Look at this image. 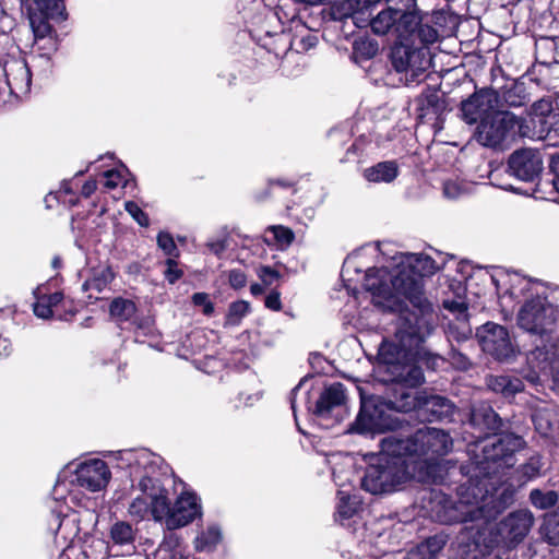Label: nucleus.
I'll list each match as a JSON object with an SVG mask.
<instances>
[{
    "label": "nucleus",
    "instance_id": "1",
    "mask_svg": "<svg viewBox=\"0 0 559 559\" xmlns=\"http://www.w3.org/2000/svg\"><path fill=\"white\" fill-rule=\"evenodd\" d=\"M380 444V455L368 465L361 479L362 489L372 495L394 491L415 474L417 465L428 467L447 455L453 441L441 429L424 427L407 438L391 433Z\"/></svg>",
    "mask_w": 559,
    "mask_h": 559
},
{
    "label": "nucleus",
    "instance_id": "2",
    "mask_svg": "<svg viewBox=\"0 0 559 559\" xmlns=\"http://www.w3.org/2000/svg\"><path fill=\"white\" fill-rule=\"evenodd\" d=\"M423 314L405 309L395 321L393 340H383L379 346L378 360L385 366L391 380L409 388H416L424 381L418 360H426L432 367L438 365L439 356L427 353L421 346L432 333L436 313L427 304Z\"/></svg>",
    "mask_w": 559,
    "mask_h": 559
},
{
    "label": "nucleus",
    "instance_id": "3",
    "mask_svg": "<svg viewBox=\"0 0 559 559\" xmlns=\"http://www.w3.org/2000/svg\"><path fill=\"white\" fill-rule=\"evenodd\" d=\"M396 267L390 276V284L384 281L386 270H378L372 274L367 273L365 287L372 295V301L377 306L394 309L400 305L401 297L407 299L418 314H423L427 304L435 313L432 304L424 293V277L432 275L438 266L432 258L421 253H409L396 258Z\"/></svg>",
    "mask_w": 559,
    "mask_h": 559
},
{
    "label": "nucleus",
    "instance_id": "4",
    "mask_svg": "<svg viewBox=\"0 0 559 559\" xmlns=\"http://www.w3.org/2000/svg\"><path fill=\"white\" fill-rule=\"evenodd\" d=\"M558 313V306H554L546 297L537 295L522 306L518 314V323L530 333L543 334L554 325Z\"/></svg>",
    "mask_w": 559,
    "mask_h": 559
},
{
    "label": "nucleus",
    "instance_id": "5",
    "mask_svg": "<svg viewBox=\"0 0 559 559\" xmlns=\"http://www.w3.org/2000/svg\"><path fill=\"white\" fill-rule=\"evenodd\" d=\"M419 24V12L402 11L386 8L380 11L371 21L370 26L374 34H392L401 40H408L409 34Z\"/></svg>",
    "mask_w": 559,
    "mask_h": 559
},
{
    "label": "nucleus",
    "instance_id": "6",
    "mask_svg": "<svg viewBox=\"0 0 559 559\" xmlns=\"http://www.w3.org/2000/svg\"><path fill=\"white\" fill-rule=\"evenodd\" d=\"M391 62L395 71L404 75L406 83L418 80L430 66L426 48L404 44L403 40L392 48Z\"/></svg>",
    "mask_w": 559,
    "mask_h": 559
},
{
    "label": "nucleus",
    "instance_id": "7",
    "mask_svg": "<svg viewBox=\"0 0 559 559\" xmlns=\"http://www.w3.org/2000/svg\"><path fill=\"white\" fill-rule=\"evenodd\" d=\"M518 126L516 117L508 111H496L480 120L475 133L478 143L487 147H497Z\"/></svg>",
    "mask_w": 559,
    "mask_h": 559
},
{
    "label": "nucleus",
    "instance_id": "8",
    "mask_svg": "<svg viewBox=\"0 0 559 559\" xmlns=\"http://www.w3.org/2000/svg\"><path fill=\"white\" fill-rule=\"evenodd\" d=\"M476 336L483 350L497 360H508L515 354L509 332L502 325L487 322L477 329Z\"/></svg>",
    "mask_w": 559,
    "mask_h": 559
},
{
    "label": "nucleus",
    "instance_id": "9",
    "mask_svg": "<svg viewBox=\"0 0 559 559\" xmlns=\"http://www.w3.org/2000/svg\"><path fill=\"white\" fill-rule=\"evenodd\" d=\"M110 478L111 473L107 463L100 459H92L76 466L72 483L95 492L106 488Z\"/></svg>",
    "mask_w": 559,
    "mask_h": 559
},
{
    "label": "nucleus",
    "instance_id": "10",
    "mask_svg": "<svg viewBox=\"0 0 559 559\" xmlns=\"http://www.w3.org/2000/svg\"><path fill=\"white\" fill-rule=\"evenodd\" d=\"M508 168L515 178L532 182L539 177L543 170V158L536 150H516L509 157Z\"/></svg>",
    "mask_w": 559,
    "mask_h": 559
},
{
    "label": "nucleus",
    "instance_id": "11",
    "mask_svg": "<svg viewBox=\"0 0 559 559\" xmlns=\"http://www.w3.org/2000/svg\"><path fill=\"white\" fill-rule=\"evenodd\" d=\"M200 515L201 506L198 498L193 493H182L171 507L169 516H166V527L168 530L183 527Z\"/></svg>",
    "mask_w": 559,
    "mask_h": 559
},
{
    "label": "nucleus",
    "instance_id": "12",
    "mask_svg": "<svg viewBox=\"0 0 559 559\" xmlns=\"http://www.w3.org/2000/svg\"><path fill=\"white\" fill-rule=\"evenodd\" d=\"M392 421L385 416L380 406L372 402L362 401L360 412L354 424L357 432H373L391 429Z\"/></svg>",
    "mask_w": 559,
    "mask_h": 559
},
{
    "label": "nucleus",
    "instance_id": "13",
    "mask_svg": "<svg viewBox=\"0 0 559 559\" xmlns=\"http://www.w3.org/2000/svg\"><path fill=\"white\" fill-rule=\"evenodd\" d=\"M534 523L533 514L527 510H519L509 514L500 524V532L512 544L520 543L530 532Z\"/></svg>",
    "mask_w": 559,
    "mask_h": 559
},
{
    "label": "nucleus",
    "instance_id": "14",
    "mask_svg": "<svg viewBox=\"0 0 559 559\" xmlns=\"http://www.w3.org/2000/svg\"><path fill=\"white\" fill-rule=\"evenodd\" d=\"M495 95L488 91L474 93L467 99L462 102L461 111L465 122L472 124L478 119L488 116L489 110L493 108Z\"/></svg>",
    "mask_w": 559,
    "mask_h": 559
},
{
    "label": "nucleus",
    "instance_id": "15",
    "mask_svg": "<svg viewBox=\"0 0 559 559\" xmlns=\"http://www.w3.org/2000/svg\"><path fill=\"white\" fill-rule=\"evenodd\" d=\"M346 403L345 388L342 383H333L324 389L316 404L314 414L328 418L330 414Z\"/></svg>",
    "mask_w": 559,
    "mask_h": 559
},
{
    "label": "nucleus",
    "instance_id": "16",
    "mask_svg": "<svg viewBox=\"0 0 559 559\" xmlns=\"http://www.w3.org/2000/svg\"><path fill=\"white\" fill-rule=\"evenodd\" d=\"M455 412L454 405L445 397L431 395L424 399L421 415H430L429 420L450 419Z\"/></svg>",
    "mask_w": 559,
    "mask_h": 559
},
{
    "label": "nucleus",
    "instance_id": "17",
    "mask_svg": "<svg viewBox=\"0 0 559 559\" xmlns=\"http://www.w3.org/2000/svg\"><path fill=\"white\" fill-rule=\"evenodd\" d=\"M471 423L483 430L495 432L501 427V418L487 403L475 405L471 413Z\"/></svg>",
    "mask_w": 559,
    "mask_h": 559
},
{
    "label": "nucleus",
    "instance_id": "18",
    "mask_svg": "<svg viewBox=\"0 0 559 559\" xmlns=\"http://www.w3.org/2000/svg\"><path fill=\"white\" fill-rule=\"evenodd\" d=\"M528 360L539 371L547 373L559 366V349L552 344L537 346L531 352Z\"/></svg>",
    "mask_w": 559,
    "mask_h": 559
},
{
    "label": "nucleus",
    "instance_id": "19",
    "mask_svg": "<svg viewBox=\"0 0 559 559\" xmlns=\"http://www.w3.org/2000/svg\"><path fill=\"white\" fill-rule=\"evenodd\" d=\"M488 389L504 397H512L521 392L524 388L521 379L512 376H493L490 374L486 378Z\"/></svg>",
    "mask_w": 559,
    "mask_h": 559
},
{
    "label": "nucleus",
    "instance_id": "20",
    "mask_svg": "<svg viewBox=\"0 0 559 559\" xmlns=\"http://www.w3.org/2000/svg\"><path fill=\"white\" fill-rule=\"evenodd\" d=\"M399 175V166L394 160L380 162L364 170V178L369 182H391Z\"/></svg>",
    "mask_w": 559,
    "mask_h": 559
},
{
    "label": "nucleus",
    "instance_id": "21",
    "mask_svg": "<svg viewBox=\"0 0 559 559\" xmlns=\"http://www.w3.org/2000/svg\"><path fill=\"white\" fill-rule=\"evenodd\" d=\"M148 495L152 516L155 521L164 520L166 523V516H169L171 507L169 506L165 490L156 487L152 480V483L148 484Z\"/></svg>",
    "mask_w": 559,
    "mask_h": 559
},
{
    "label": "nucleus",
    "instance_id": "22",
    "mask_svg": "<svg viewBox=\"0 0 559 559\" xmlns=\"http://www.w3.org/2000/svg\"><path fill=\"white\" fill-rule=\"evenodd\" d=\"M402 385L405 388H401V390L395 393L394 397L390 400L391 408L402 413L417 409L420 413L424 399L411 391L409 386L405 384Z\"/></svg>",
    "mask_w": 559,
    "mask_h": 559
},
{
    "label": "nucleus",
    "instance_id": "23",
    "mask_svg": "<svg viewBox=\"0 0 559 559\" xmlns=\"http://www.w3.org/2000/svg\"><path fill=\"white\" fill-rule=\"evenodd\" d=\"M365 9H368L367 0H343L334 3L331 11L333 19L343 20L350 17L357 24L358 15L364 14Z\"/></svg>",
    "mask_w": 559,
    "mask_h": 559
},
{
    "label": "nucleus",
    "instance_id": "24",
    "mask_svg": "<svg viewBox=\"0 0 559 559\" xmlns=\"http://www.w3.org/2000/svg\"><path fill=\"white\" fill-rule=\"evenodd\" d=\"M152 483V478L143 477L139 483V488L142 493L135 497L128 509L130 516L136 520H143L148 513H151L150 509V495H148V484Z\"/></svg>",
    "mask_w": 559,
    "mask_h": 559
},
{
    "label": "nucleus",
    "instance_id": "25",
    "mask_svg": "<svg viewBox=\"0 0 559 559\" xmlns=\"http://www.w3.org/2000/svg\"><path fill=\"white\" fill-rule=\"evenodd\" d=\"M455 509L461 514L457 519L460 522H477L485 519L483 506H480L476 497H474V501H471L469 499L465 498L463 493H461Z\"/></svg>",
    "mask_w": 559,
    "mask_h": 559
},
{
    "label": "nucleus",
    "instance_id": "26",
    "mask_svg": "<svg viewBox=\"0 0 559 559\" xmlns=\"http://www.w3.org/2000/svg\"><path fill=\"white\" fill-rule=\"evenodd\" d=\"M8 84L14 93H27L29 91L32 76L25 63L16 66L14 72L7 74Z\"/></svg>",
    "mask_w": 559,
    "mask_h": 559
},
{
    "label": "nucleus",
    "instance_id": "27",
    "mask_svg": "<svg viewBox=\"0 0 559 559\" xmlns=\"http://www.w3.org/2000/svg\"><path fill=\"white\" fill-rule=\"evenodd\" d=\"M22 4H29L31 0H20ZM35 9L38 10L44 17H61L64 16V4L62 0H32Z\"/></svg>",
    "mask_w": 559,
    "mask_h": 559
},
{
    "label": "nucleus",
    "instance_id": "28",
    "mask_svg": "<svg viewBox=\"0 0 559 559\" xmlns=\"http://www.w3.org/2000/svg\"><path fill=\"white\" fill-rule=\"evenodd\" d=\"M449 340L456 342L466 341L472 335V328L468 318H453L449 320L445 330Z\"/></svg>",
    "mask_w": 559,
    "mask_h": 559
},
{
    "label": "nucleus",
    "instance_id": "29",
    "mask_svg": "<svg viewBox=\"0 0 559 559\" xmlns=\"http://www.w3.org/2000/svg\"><path fill=\"white\" fill-rule=\"evenodd\" d=\"M221 531L216 526H210L206 531L200 533L194 539V547L198 551L210 552L215 549L221 542Z\"/></svg>",
    "mask_w": 559,
    "mask_h": 559
},
{
    "label": "nucleus",
    "instance_id": "30",
    "mask_svg": "<svg viewBox=\"0 0 559 559\" xmlns=\"http://www.w3.org/2000/svg\"><path fill=\"white\" fill-rule=\"evenodd\" d=\"M136 307L133 301L124 298H115L109 307L110 316L117 321H129L133 318Z\"/></svg>",
    "mask_w": 559,
    "mask_h": 559
},
{
    "label": "nucleus",
    "instance_id": "31",
    "mask_svg": "<svg viewBox=\"0 0 559 559\" xmlns=\"http://www.w3.org/2000/svg\"><path fill=\"white\" fill-rule=\"evenodd\" d=\"M503 448L504 447H502L498 436L487 439L483 447L485 460L493 462L502 460L507 461L510 456Z\"/></svg>",
    "mask_w": 559,
    "mask_h": 559
},
{
    "label": "nucleus",
    "instance_id": "32",
    "mask_svg": "<svg viewBox=\"0 0 559 559\" xmlns=\"http://www.w3.org/2000/svg\"><path fill=\"white\" fill-rule=\"evenodd\" d=\"M530 500L534 507L546 510L557 503L558 495L554 490L543 491L540 489H533L530 493Z\"/></svg>",
    "mask_w": 559,
    "mask_h": 559
},
{
    "label": "nucleus",
    "instance_id": "33",
    "mask_svg": "<svg viewBox=\"0 0 559 559\" xmlns=\"http://www.w3.org/2000/svg\"><path fill=\"white\" fill-rule=\"evenodd\" d=\"M110 536L115 544L127 545L134 540L132 526L127 522H118L112 525Z\"/></svg>",
    "mask_w": 559,
    "mask_h": 559
},
{
    "label": "nucleus",
    "instance_id": "34",
    "mask_svg": "<svg viewBox=\"0 0 559 559\" xmlns=\"http://www.w3.org/2000/svg\"><path fill=\"white\" fill-rule=\"evenodd\" d=\"M358 508V502L356 499H352L349 495L345 493L343 490L338 491V503L336 507V514L342 520H347L352 518Z\"/></svg>",
    "mask_w": 559,
    "mask_h": 559
},
{
    "label": "nucleus",
    "instance_id": "35",
    "mask_svg": "<svg viewBox=\"0 0 559 559\" xmlns=\"http://www.w3.org/2000/svg\"><path fill=\"white\" fill-rule=\"evenodd\" d=\"M445 546V538L442 535H436L426 539L418 547V552L424 556L423 559H431L439 554Z\"/></svg>",
    "mask_w": 559,
    "mask_h": 559
},
{
    "label": "nucleus",
    "instance_id": "36",
    "mask_svg": "<svg viewBox=\"0 0 559 559\" xmlns=\"http://www.w3.org/2000/svg\"><path fill=\"white\" fill-rule=\"evenodd\" d=\"M249 310L250 305L245 300L233 302L228 309L226 323L228 325H238L241 319L249 312Z\"/></svg>",
    "mask_w": 559,
    "mask_h": 559
},
{
    "label": "nucleus",
    "instance_id": "37",
    "mask_svg": "<svg viewBox=\"0 0 559 559\" xmlns=\"http://www.w3.org/2000/svg\"><path fill=\"white\" fill-rule=\"evenodd\" d=\"M418 38L423 44H432L438 38L437 31L427 24H421V16L419 15L418 26L409 34L408 39Z\"/></svg>",
    "mask_w": 559,
    "mask_h": 559
},
{
    "label": "nucleus",
    "instance_id": "38",
    "mask_svg": "<svg viewBox=\"0 0 559 559\" xmlns=\"http://www.w3.org/2000/svg\"><path fill=\"white\" fill-rule=\"evenodd\" d=\"M498 437L509 456L520 451L525 445L523 438L512 432L500 433Z\"/></svg>",
    "mask_w": 559,
    "mask_h": 559
},
{
    "label": "nucleus",
    "instance_id": "39",
    "mask_svg": "<svg viewBox=\"0 0 559 559\" xmlns=\"http://www.w3.org/2000/svg\"><path fill=\"white\" fill-rule=\"evenodd\" d=\"M419 107L421 110H431L438 112L442 108V100L437 91H428L419 98Z\"/></svg>",
    "mask_w": 559,
    "mask_h": 559
},
{
    "label": "nucleus",
    "instance_id": "40",
    "mask_svg": "<svg viewBox=\"0 0 559 559\" xmlns=\"http://www.w3.org/2000/svg\"><path fill=\"white\" fill-rule=\"evenodd\" d=\"M532 288L533 284L528 280L516 276L513 284L509 288L508 294L511 298H520L521 296H525L527 293H530Z\"/></svg>",
    "mask_w": 559,
    "mask_h": 559
},
{
    "label": "nucleus",
    "instance_id": "41",
    "mask_svg": "<svg viewBox=\"0 0 559 559\" xmlns=\"http://www.w3.org/2000/svg\"><path fill=\"white\" fill-rule=\"evenodd\" d=\"M533 420H534L536 430L544 436H547L548 433H550L554 430V424L549 419V415L547 412H544V411L536 412L533 416Z\"/></svg>",
    "mask_w": 559,
    "mask_h": 559
},
{
    "label": "nucleus",
    "instance_id": "42",
    "mask_svg": "<svg viewBox=\"0 0 559 559\" xmlns=\"http://www.w3.org/2000/svg\"><path fill=\"white\" fill-rule=\"evenodd\" d=\"M270 231L274 235L276 242L281 247H288L295 238L292 229L281 226V225L280 226H271Z\"/></svg>",
    "mask_w": 559,
    "mask_h": 559
},
{
    "label": "nucleus",
    "instance_id": "43",
    "mask_svg": "<svg viewBox=\"0 0 559 559\" xmlns=\"http://www.w3.org/2000/svg\"><path fill=\"white\" fill-rule=\"evenodd\" d=\"M157 245L158 247L169 257H178V249L173 239V237L168 233H159L157 236Z\"/></svg>",
    "mask_w": 559,
    "mask_h": 559
},
{
    "label": "nucleus",
    "instance_id": "44",
    "mask_svg": "<svg viewBox=\"0 0 559 559\" xmlns=\"http://www.w3.org/2000/svg\"><path fill=\"white\" fill-rule=\"evenodd\" d=\"M257 273L265 287L273 285L281 276L276 270L265 265L260 266Z\"/></svg>",
    "mask_w": 559,
    "mask_h": 559
},
{
    "label": "nucleus",
    "instance_id": "45",
    "mask_svg": "<svg viewBox=\"0 0 559 559\" xmlns=\"http://www.w3.org/2000/svg\"><path fill=\"white\" fill-rule=\"evenodd\" d=\"M465 193V188L457 181L449 180L443 185V194L450 200H455Z\"/></svg>",
    "mask_w": 559,
    "mask_h": 559
},
{
    "label": "nucleus",
    "instance_id": "46",
    "mask_svg": "<svg viewBox=\"0 0 559 559\" xmlns=\"http://www.w3.org/2000/svg\"><path fill=\"white\" fill-rule=\"evenodd\" d=\"M29 23L36 37H45L49 29L48 23L44 16L37 17L35 13L29 12Z\"/></svg>",
    "mask_w": 559,
    "mask_h": 559
},
{
    "label": "nucleus",
    "instance_id": "47",
    "mask_svg": "<svg viewBox=\"0 0 559 559\" xmlns=\"http://www.w3.org/2000/svg\"><path fill=\"white\" fill-rule=\"evenodd\" d=\"M449 359L451 364L457 369L467 370L471 367L469 359L455 348H452L449 352Z\"/></svg>",
    "mask_w": 559,
    "mask_h": 559
},
{
    "label": "nucleus",
    "instance_id": "48",
    "mask_svg": "<svg viewBox=\"0 0 559 559\" xmlns=\"http://www.w3.org/2000/svg\"><path fill=\"white\" fill-rule=\"evenodd\" d=\"M126 211L141 225L147 226L148 218L147 215L139 207V205L134 202L126 203Z\"/></svg>",
    "mask_w": 559,
    "mask_h": 559
},
{
    "label": "nucleus",
    "instance_id": "49",
    "mask_svg": "<svg viewBox=\"0 0 559 559\" xmlns=\"http://www.w3.org/2000/svg\"><path fill=\"white\" fill-rule=\"evenodd\" d=\"M33 311L35 316L40 319H50L53 316V310L49 307L44 297L38 298L34 304Z\"/></svg>",
    "mask_w": 559,
    "mask_h": 559
},
{
    "label": "nucleus",
    "instance_id": "50",
    "mask_svg": "<svg viewBox=\"0 0 559 559\" xmlns=\"http://www.w3.org/2000/svg\"><path fill=\"white\" fill-rule=\"evenodd\" d=\"M166 270L164 271V275L166 280L174 284L177 280H179L182 276V271L178 269V264L175 259H168L166 261Z\"/></svg>",
    "mask_w": 559,
    "mask_h": 559
},
{
    "label": "nucleus",
    "instance_id": "51",
    "mask_svg": "<svg viewBox=\"0 0 559 559\" xmlns=\"http://www.w3.org/2000/svg\"><path fill=\"white\" fill-rule=\"evenodd\" d=\"M192 301L195 306L203 307V313L210 316L214 311V306L209 299V295L206 293H195L192 296Z\"/></svg>",
    "mask_w": 559,
    "mask_h": 559
},
{
    "label": "nucleus",
    "instance_id": "52",
    "mask_svg": "<svg viewBox=\"0 0 559 559\" xmlns=\"http://www.w3.org/2000/svg\"><path fill=\"white\" fill-rule=\"evenodd\" d=\"M444 308L453 314V318H468L467 307L462 301H445Z\"/></svg>",
    "mask_w": 559,
    "mask_h": 559
},
{
    "label": "nucleus",
    "instance_id": "53",
    "mask_svg": "<svg viewBox=\"0 0 559 559\" xmlns=\"http://www.w3.org/2000/svg\"><path fill=\"white\" fill-rule=\"evenodd\" d=\"M543 464L538 457H532L522 466V472L528 478L535 477L540 473Z\"/></svg>",
    "mask_w": 559,
    "mask_h": 559
},
{
    "label": "nucleus",
    "instance_id": "54",
    "mask_svg": "<svg viewBox=\"0 0 559 559\" xmlns=\"http://www.w3.org/2000/svg\"><path fill=\"white\" fill-rule=\"evenodd\" d=\"M228 281L233 288L240 289L247 284V276L241 270H231L228 274Z\"/></svg>",
    "mask_w": 559,
    "mask_h": 559
},
{
    "label": "nucleus",
    "instance_id": "55",
    "mask_svg": "<svg viewBox=\"0 0 559 559\" xmlns=\"http://www.w3.org/2000/svg\"><path fill=\"white\" fill-rule=\"evenodd\" d=\"M264 304H265V307L271 309V310H274V311L281 310L282 302H281V295H280V293L276 292V290L271 292L265 297Z\"/></svg>",
    "mask_w": 559,
    "mask_h": 559
},
{
    "label": "nucleus",
    "instance_id": "56",
    "mask_svg": "<svg viewBox=\"0 0 559 559\" xmlns=\"http://www.w3.org/2000/svg\"><path fill=\"white\" fill-rule=\"evenodd\" d=\"M74 520L73 519H70L68 516H64L62 518L60 521H59V524H58V527H57V531H56V534L57 535H61L64 539L68 538V535H66L63 533V531H66V528H68L69 526L72 527V534L73 535H76L78 533V528L73 526L74 524Z\"/></svg>",
    "mask_w": 559,
    "mask_h": 559
},
{
    "label": "nucleus",
    "instance_id": "57",
    "mask_svg": "<svg viewBox=\"0 0 559 559\" xmlns=\"http://www.w3.org/2000/svg\"><path fill=\"white\" fill-rule=\"evenodd\" d=\"M318 43V38L314 35L308 34L306 37H302L299 39L298 46L302 50H308L312 47H314Z\"/></svg>",
    "mask_w": 559,
    "mask_h": 559
},
{
    "label": "nucleus",
    "instance_id": "58",
    "mask_svg": "<svg viewBox=\"0 0 559 559\" xmlns=\"http://www.w3.org/2000/svg\"><path fill=\"white\" fill-rule=\"evenodd\" d=\"M106 182L105 186L109 189L116 188L119 185V174L115 170H108L105 174Z\"/></svg>",
    "mask_w": 559,
    "mask_h": 559
},
{
    "label": "nucleus",
    "instance_id": "59",
    "mask_svg": "<svg viewBox=\"0 0 559 559\" xmlns=\"http://www.w3.org/2000/svg\"><path fill=\"white\" fill-rule=\"evenodd\" d=\"M45 300L48 302L49 307L53 310V308L58 307V305L62 301L63 295L61 293H55L49 296H43Z\"/></svg>",
    "mask_w": 559,
    "mask_h": 559
},
{
    "label": "nucleus",
    "instance_id": "60",
    "mask_svg": "<svg viewBox=\"0 0 559 559\" xmlns=\"http://www.w3.org/2000/svg\"><path fill=\"white\" fill-rule=\"evenodd\" d=\"M96 190L95 181H86L82 187V195L88 198Z\"/></svg>",
    "mask_w": 559,
    "mask_h": 559
},
{
    "label": "nucleus",
    "instance_id": "61",
    "mask_svg": "<svg viewBox=\"0 0 559 559\" xmlns=\"http://www.w3.org/2000/svg\"><path fill=\"white\" fill-rule=\"evenodd\" d=\"M250 292L253 296H259L264 292V287L258 283L252 284L250 287Z\"/></svg>",
    "mask_w": 559,
    "mask_h": 559
},
{
    "label": "nucleus",
    "instance_id": "62",
    "mask_svg": "<svg viewBox=\"0 0 559 559\" xmlns=\"http://www.w3.org/2000/svg\"><path fill=\"white\" fill-rule=\"evenodd\" d=\"M361 46H368V51L365 52L368 57H372L378 50L377 46L371 43H362Z\"/></svg>",
    "mask_w": 559,
    "mask_h": 559
},
{
    "label": "nucleus",
    "instance_id": "63",
    "mask_svg": "<svg viewBox=\"0 0 559 559\" xmlns=\"http://www.w3.org/2000/svg\"><path fill=\"white\" fill-rule=\"evenodd\" d=\"M211 247L215 254H219L222 251L225 250V246L222 242L214 243Z\"/></svg>",
    "mask_w": 559,
    "mask_h": 559
},
{
    "label": "nucleus",
    "instance_id": "64",
    "mask_svg": "<svg viewBox=\"0 0 559 559\" xmlns=\"http://www.w3.org/2000/svg\"><path fill=\"white\" fill-rule=\"evenodd\" d=\"M551 132L559 136V117L551 123Z\"/></svg>",
    "mask_w": 559,
    "mask_h": 559
}]
</instances>
